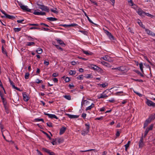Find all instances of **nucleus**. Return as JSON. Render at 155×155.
Here are the masks:
<instances>
[{
  "mask_svg": "<svg viewBox=\"0 0 155 155\" xmlns=\"http://www.w3.org/2000/svg\"><path fill=\"white\" fill-rule=\"evenodd\" d=\"M37 5L38 6V8L42 11H46L48 12H49V9L47 6L44 5H40L38 3H37Z\"/></svg>",
  "mask_w": 155,
  "mask_h": 155,
  "instance_id": "obj_1",
  "label": "nucleus"
},
{
  "mask_svg": "<svg viewBox=\"0 0 155 155\" xmlns=\"http://www.w3.org/2000/svg\"><path fill=\"white\" fill-rule=\"evenodd\" d=\"M39 11L38 9L35 10L33 13V14L36 15H46V13L45 12H40L38 11Z\"/></svg>",
  "mask_w": 155,
  "mask_h": 155,
  "instance_id": "obj_2",
  "label": "nucleus"
},
{
  "mask_svg": "<svg viewBox=\"0 0 155 155\" xmlns=\"http://www.w3.org/2000/svg\"><path fill=\"white\" fill-rule=\"evenodd\" d=\"M91 68L92 69H93L94 70H96L97 71H99L100 72H102L103 71V70L101 68H99V67L92 64L91 65Z\"/></svg>",
  "mask_w": 155,
  "mask_h": 155,
  "instance_id": "obj_3",
  "label": "nucleus"
},
{
  "mask_svg": "<svg viewBox=\"0 0 155 155\" xmlns=\"http://www.w3.org/2000/svg\"><path fill=\"white\" fill-rule=\"evenodd\" d=\"M21 8L23 10L26 11L28 12H30L31 9L28 8V6L22 5L21 3L19 4Z\"/></svg>",
  "mask_w": 155,
  "mask_h": 155,
  "instance_id": "obj_4",
  "label": "nucleus"
},
{
  "mask_svg": "<svg viewBox=\"0 0 155 155\" xmlns=\"http://www.w3.org/2000/svg\"><path fill=\"white\" fill-rule=\"evenodd\" d=\"M146 103L148 106L154 107H155V103L148 99H147Z\"/></svg>",
  "mask_w": 155,
  "mask_h": 155,
  "instance_id": "obj_5",
  "label": "nucleus"
},
{
  "mask_svg": "<svg viewBox=\"0 0 155 155\" xmlns=\"http://www.w3.org/2000/svg\"><path fill=\"white\" fill-rule=\"evenodd\" d=\"M137 12L138 14L141 16H144V14L145 12H143L140 8H139L137 11Z\"/></svg>",
  "mask_w": 155,
  "mask_h": 155,
  "instance_id": "obj_6",
  "label": "nucleus"
},
{
  "mask_svg": "<svg viewBox=\"0 0 155 155\" xmlns=\"http://www.w3.org/2000/svg\"><path fill=\"white\" fill-rule=\"evenodd\" d=\"M144 145V143L143 142V137H141L139 142V148H142Z\"/></svg>",
  "mask_w": 155,
  "mask_h": 155,
  "instance_id": "obj_7",
  "label": "nucleus"
},
{
  "mask_svg": "<svg viewBox=\"0 0 155 155\" xmlns=\"http://www.w3.org/2000/svg\"><path fill=\"white\" fill-rule=\"evenodd\" d=\"M42 150L45 152L48 153L50 155H55V154L53 152H51L50 150L45 148H43Z\"/></svg>",
  "mask_w": 155,
  "mask_h": 155,
  "instance_id": "obj_8",
  "label": "nucleus"
},
{
  "mask_svg": "<svg viewBox=\"0 0 155 155\" xmlns=\"http://www.w3.org/2000/svg\"><path fill=\"white\" fill-rule=\"evenodd\" d=\"M101 59H102L105 61H107L110 62L112 61L108 55H105V56L102 57H101Z\"/></svg>",
  "mask_w": 155,
  "mask_h": 155,
  "instance_id": "obj_9",
  "label": "nucleus"
},
{
  "mask_svg": "<svg viewBox=\"0 0 155 155\" xmlns=\"http://www.w3.org/2000/svg\"><path fill=\"white\" fill-rule=\"evenodd\" d=\"M105 33L110 39H114V37L111 33L105 30Z\"/></svg>",
  "mask_w": 155,
  "mask_h": 155,
  "instance_id": "obj_10",
  "label": "nucleus"
},
{
  "mask_svg": "<svg viewBox=\"0 0 155 155\" xmlns=\"http://www.w3.org/2000/svg\"><path fill=\"white\" fill-rule=\"evenodd\" d=\"M104 92H103L102 94H101L99 96H98L99 99L101 98H105L107 97H108V95H106V94H104Z\"/></svg>",
  "mask_w": 155,
  "mask_h": 155,
  "instance_id": "obj_11",
  "label": "nucleus"
},
{
  "mask_svg": "<svg viewBox=\"0 0 155 155\" xmlns=\"http://www.w3.org/2000/svg\"><path fill=\"white\" fill-rule=\"evenodd\" d=\"M66 115L70 118H76L79 117V115H71L68 114H66Z\"/></svg>",
  "mask_w": 155,
  "mask_h": 155,
  "instance_id": "obj_12",
  "label": "nucleus"
},
{
  "mask_svg": "<svg viewBox=\"0 0 155 155\" xmlns=\"http://www.w3.org/2000/svg\"><path fill=\"white\" fill-rule=\"evenodd\" d=\"M101 63L104 66H105L107 67L110 68L111 67V65L110 64L105 62L104 61H101Z\"/></svg>",
  "mask_w": 155,
  "mask_h": 155,
  "instance_id": "obj_13",
  "label": "nucleus"
},
{
  "mask_svg": "<svg viewBox=\"0 0 155 155\" xmlns=\"http://www.w3.org/2000/svg\"><path fill=\"white\" fill-rule=\"evenodd\" d=\"M23 99L24 101H27L29 99V97L25 94L23 93L22 94Z\"/></svg>",
  "mask_w": 155,
  "mask_h": 155,
  "instance_id": "obj_14",
  "label": "nucleus"
},
{
  "mask_svg": "<svg viewBox=\"0 0 155 155\" xmlns=\"http://www.w3.org/2000/svg\"><path fill=\"white\" fill-rule=\"evenodd\" d=\"M9 81L10 82V84L12 85V87L13 88H14L17 90L19 91V88H18V87H16L15 86V85H14V83L11 80L10 78H9Z\"/></svg>",
  "mask_w": 155,
  "mask_h": 155,
  "instance_id": "obj_15",
  "label": "nucleus"
},
{
  "mask_svg": "<svg viewBox=\"0 0 155 155\" xmlns=\"http://www.w3.org/2000/svg\"><path fill=\"white\" fill-rule=\"evenodd\" d=\"M89 103V102L88 101L86 100H84L83 98L81 103V107H82L85 104H88Z\"/></svg>",
  "mask_w": 155,
  "mask_h": 155,
  "instance_id": "obj_16",
  "label": "nucleus"
},
{
  "mask_svg": "<svg viewBox=\"0 0 155 155\" xmlns=\"http://www.w3.org/2000/svg\"><path fill=\"white\" fill-rule=\"evenodd\" d=\"M66 129V127H62L60 130L59 134L60 135H62L64 134Z\"/></svg>",
  "mask_w": 155,
  "mask_h": 155,
  "instance_id": "obj_17",
  "label": "nucleus"
},
{
  "mask_svg": "<svg viewBox=\"0 0 155 155\" xmlns=\"http://www.w3.org/2000/svg\"><path fill=\"white\" fill-rule=\"evenodd\" d=\"M145 31L147 33V34H148L149 35L153 36V32H152V31H150L148 29L145 28Z\"/></svg>",
  "mask_w": 155,
  "mask_h": 155,
  "instance_id": "obj_18",
  "label": "nucleus"
},
{
  "mask_svg": "<svg viewBox=\"0 0 155 155\" xmlns=\"http://www.w3.org/2000/svg\"><path fill=\"white\" fill-rule=\"evenodd\" d=\"M48 116L50 118L52 119V118H55L56 119H58V117L54 114H48Z\"/></svg>",
  "mask_w": 155,
  "mask_h": 155,
  "instance_id": "obj_19",
  "label": "nucleus"
},
{
  "mask_svg": "<svg viewBox=\"0 0 155 155\" xmlns=\"http://www.w3.org/2000/svg\"><path fill=\"white\" fill-rule=\"evenodd\" d=\"M82 52L85 54L88 55H92L93 54V53L89 51H86L84 50H82Z\"/></svg>",
  "mask_w": 155,
  "mask_h": 155,
  "instance_id": "obj_20",
  "label": "nucleus"
},
{
  "mask_svg": "<svg viewBox=\"0 0 155 155\" xmlns=\"http://www.w3.org/2000/svg\"><path fill=\"white\" fill-rule=\"evenodd\" d=\"M47 19L51 21H54L57 20V18L52 17H48L47 18Z\"/></svg>",
  "mask_w": 155,
  "mask_h": 155,
  "instance_id": "obj_21",
  "label": "nucleus"
},
{
  "mask_svg": "<svg viewBox=\"0 0 155 155\" xmlns=\"http://www.w3.org/2000/svg\"><path fill=\"white\" fill-rule=\"evenodd\" d=\"M94 105L93 103H92L91 105L87 107L86 108V110L87 111L89 110H91L92 108L94 107Z\"/></svg>",
  "mask_w": 155,
  "mask_h": 155,
  "instance_id": "obj_22",
  "label": "nucleus"
},
{
  "mask_svg": "<svg viewBox=\"0 0 155 155\" xmlns=\"http://www.w3.org/2000/svg\"><path fill=\"white\" fill-rule=\"evenodd\" d=\"M6 18L9 19H13L15 18V17L13 15H11L8 14L6 15Z\"/></svg>",
  "mask_w": 155,
  "mask_h": 155,
  "instance_id": "obj_23",
  "label": "nucleus"
},
{
  "mask_svg": "<svg viewBox=\"0 0 155 155\" xmlns=\"http://www.w3.org/2000/svg\"><path fill=\"white\" fill-rule=\"evenodd\" d=\"M151 121L155 118V113L151 114L148 118Z\"/></svg>",
  "mask_w": 155,
  "mask_h": 155,
  "instance_id": "obj_24",
  "label": "nucleus"
},
{
  "mask_svg": "<svg viewBox=\"0 0 155 155\" xmlns=\"http://www.w3.org/2000/svg\"><path fill=\"white\" fill-rule=\"evenodd\" d=\"M92 150L94 151V152H97V150H96L94 149H91L87 150H80V151L81 152H87V151H91Z\"/></svg>",
  "mask_w": 155,
  "mask_h": 155,
  "instance_id": "obj_25",
  "label": "nucleus"
},
{
  "mask_svg": "<svg viewBox=\"0 0 155 155\" xmlns=\"http://www.w3.org/2000/svg\"><path fill=\"white\" fill-rule=\"evenodd\" d=\"M125 70V68L123 66L118 67V70L120 71H124Z\"/></svg>",
  "mask_w": 155,
  "mask_h": 155,
  "instance_id": "obj_26",
  "label": "nucleus"
},
{
  "mask_svg": "<svg viewBox=\"0 0 155 155\" xmlns=\"http://www.w3.org/2000/svg\"><path fill=\"white\" fill-rule=\"evenodd\" d=\"M35 43L33 42H29L27 43L26 45L28 46H31V45H35Z\"/></svg>",
  "mask_w": 155,
  "mask_h": 155,
  "instance_id": "obj_27",
  "label": "nucleus"
},
{
  "mask_svg": "<svg viewBox=\"0 0 155 155\" xmlns=\"http://www.w3.org/2000/svg\"><path fill=\"white\" fill-rule=\"evenodd\" d=\"M86 127V130L87 131V132H89V131L90 129V125L89 124H85Z\"/></svg>",
  "mask_w": 155,
  "mask_h": 155,
  "instance_id": "obj_28",
  "label": "nucleus"
},
{
  "mask_svg": "<svg viewBox=\"0 0 155 155\" xmlns=\"http://www.w3.org/2000/svg\"><path fill=\"white\" fill-rule=\"evenodd\" d=\"M21 28H13V30L15 32H18L21 30Z\"/></svg>",
  "mask_w": 155,
  "mask_h": 155,
  "instance_id": "obj_29",
  "label": "nucleus"
},
{
  "mask_svg": "<svg viewBox=\"0 0 155 155\" xmlns=\"http://www.w3.org/2000/svg\"><path fill=\"white\" fill-rule=\"evenodd\" d=\"M139 65L140 68L141 72L142 73H143V65L142 63H140L139 64Z\"/></svg>",
  "mask_w": 155,
  "mask_h": 155,
  "instance_id": "obj_30",
  "label": "nucleus"
},
{
  "mask_svg": "<svg viewBox=\"0 0 155 155\" xmlns=\"http://www.w3.org/2000/svg\"><path fill=\"white\" fill-rule=\"evenodd\" d=\"M138 23L139 24V25L142 28H145V26L144 25H143L142 23L140 21V20H139L138 21Z\"/></svg>",
  "mask_w": 155,
  "mask_h": 155,
  "instance_id": "obj_31",
  "label": "nucleus"
},
{
  "mask_svg": "<svg viewBox=\"0 0 155 155\" xmlns=\"http://www.w3.org/2000/svg\"><path fill=\"white\" fill-rule=\"evenodd\" d=\"M36 51L38 54H41L42 52V50L41 48H38V49L36 50Z\"/></svg>",
  "mask_w": 155,
  "mask_h": 155,
  "instance_id": "obj_32",
  "label": "nucleus"
},
{
  "mask_svg": "<svg viewBox=\"0 0 155 155\" xmlns=\"http://www.w3.org/2000/svg\"><path fill=\"white\" fill-rule=\"evenodd\" d=\"M134 71L137 73L138 74H139L140 76L143 77V74H142L139 71L137 70H134Z\"/></svg>",
  "mask_w": 155,
  "mask_h": 155,
  "instance_id": "obj_33",
  "label": "nucleus"
},
{
  "mask_svg": "<svg viewBox=\"0 0 155 155\" xmlns=\"http://www.w3.org/2000/svg\"><path fill=\"white\" fill-rule=\"evenodd\" d=\"M63 97H64L65 98L68 100H70L71 99V96H70L69 95H65Z\"/></svg>",
  "mask_w": 155,
  "mask_h": 155,
  "instance_id": "obj_34",
  "label": "nucleus"
},
{
  "mask_svg": "<svg viewBox=\"0 0 155 155\" xmlns=\"http://www.w3.org/2000/svg\"><path fill=\"white\" fill-rule=\"evenodd\" d=\"M2 52L5 54H6L7 56V53L6 51V50H5L3 47V46H2Z\"/></svg>",
  "mask_w": 155,
  "mask_h": 155,
  "instance_id": "obj_35",
  "label": "nucleus"
},
{
  "mask_svg": "<svg viewBox=\"0 0 155 155\" xmlns=\"http://www.w3.org/2000/svg\"><path fill=\"white\" fill-rule=\"evenodd\" d=\"M89 132H87V131L86 130L84 131V130H82L81 131V134L83 136H85Z\"/></svg>",
  "mask_w": 155,
  "mask_h": 155,
  "instance_id": "obj_36",
  "label": "nucleus"
},
{
  "mask_svg": "<svg viewBox=\"0 0 155 155\" xmlns=\"http://www.w3.org/2000/svg\"><path fill=\"white\" fill-rule=\"evenodd\" d=\"M58 42L61 45H64V42L61 40L60 39H58L57 40Z\"/></svg>",
  "mask_w": 155,
  "mask_h": 155,
  "instance_id": "obj_37",
  "label": "nucleus"
},
{
  "mask_svg": "<svg viewBox=\"0 0 155 155\" xmlns=\"http://www.w3.org/2000/svg\"><path fill=\"white\" fill-rule=\"evenodd\" d=\"M69 74L71 75H74L76 74V71L72 70H71L69 72Z\"/></svg>",
  "mask_w": 155,
  "mask_h": 155,
  "instance_id": "obj_38",
  "label": "nucleus"
},
{
  "mask_svg": "<svg viewBox=\"0 0 155 155\" xmlns=\"http://www.w3.org/2000/svg\"><path fill=\"white\" fill-rule=\"evenodd\" d=\"M99 85L100 87H105L106 86H107L108 85V84L107 83H103L101 84H99Z\"/></svg>",
  "mask_w": 155,
  "mask_h": 155,
  "instance_id": "obj_39",
  "label": "nucleus"
},
{
  "mask_svg": "<svg viewBox=\"0 0 155 155\" xmlns=\"http://www.w3.org/2000/svg\"><path fill=\"white\" fill-rule=\"evenodd\" d=\"M35 82L37 84L42 83L43 81L42 80H39L38 79H37Z\"/></svg>",
  "mask_w": 155,
  "mask_h": 155,
  "instance_id": "obj_40",
  "label": "nucleus"
},
{
  "mask_svg": "<svg viewBox=\"0 0 155 155\" xmlns=\"http://www.w3.org/2000/svg\"><path fill=\"white\" fill-rule=\"evenodd\" d=\"M27 39L29 41H33L34 39L30 36H27Z\"/></svg>",
  "mask_w": 155,
  "mask_h": 155,
  "instance_id": "obj_41",
  "label": "nucleus"
},
{
  "mask_svg": "<svg viewBox=\"0 0 155 155\" xmlns=\"http://www.w3.org/2000/svg\"><path fill=\"white\" fill-rule=\"evenodd\" d=\"M42 133L44 134H45L46 136L48 138H49V139H50V140H51V137L49 136V135L47 133H46V132H45L43 131H42Z\"/></svg>",
  "mask_w": 155,
  "mask_h": 155,
  "instance_id": "obj_42",
  "label": "nucleus"
},
{
  "mask_svg": "<svg viewBox=\"0 0 155 155\" xmlns=\"http://www.w3.org/2000/svg\"><path fill=\"white\" fill-rule=\"evenodd\" d=\"M153 124H151L149 126V127H147V129H148L149 131L151 130H152L153 128Z\"/></svg>",
  "mask_w": 155,
  "mask_h": 155,
  "instance_id": "obj_43",
  "label": "nucleus"
},
{
  "mask_svg": "<svg viewBox=\"0 0 155 155\" xmlns=\"http://www.w3.org/2000/svg\"><path fill=\"white\" fill-rule=\"evenodd\" d=\"M51 12L55 13L57 14L58 13V12L57 11L56 8H55L54 9H51Z\"/></svg>",
  "mask_w": 155,
  "mask_h": 155,
  "instance_id": "obj_44",
  "label": "nucleus"
},
{
  "mask_svg": "<svg viewBox=\"0 0 155 155\" xmlns=\"http://www.w3.org/2000/svg\"><path fill=\"white\" fill-rule=\"evenodd\" d=\"M35 120L37 122L42 121V122H44V121L43 119L36 118L35 119Z\"/></svg>",
  "mask_w": 155,
  "mask_h": 155,
  "instance_id": "obj_45",
  "label": "nucleus"
},
{
  "mask_svg": "<svg viewBox=\"0 0 155 155\" xmlns=\"http://www.w3.org/2000/svg\"><path fill=\"white\" fill-rule=\"evenodd\" d=\"M29 76V74L28 73H26L25 74V79H28V78Z\"/></svg>",
  "mask_w": 155,
  "mask_h": 155,
  "instance_id": "obj_46",
  "label": "nucleus"
},
{
  "mask_svg": "<svg viewBox=\"0 0 155 155\" xmlns=\"http://www.w3.org/2000/svg\"><path fill=\"white\" fill-rule=\"evenodd\" d=\"M131 6H132V8L134 9H136L137 8V6L134 3L132 4H131Z\"/></svg>",
  "mask_w": 155,
  "mask_h": 155,
  "instance_id": "obj_47",
  "label": "nucleus"
},
{
  "mask_svg": "<svg viewBox=\"0 0 155 155\" xmlns=\"http://www.w3.org/2000/svg\"><path fill=\"white\" fill-rule=\"evenodd\" d=\"M149 131V130L148 129H147L146 128L145 131V133H144V137H145L146 135H147V134L148 133Z\"/></svg>",
  "mask_w": 155,
  "mask_h": 155,
  "instance_id": "obj_48",
  "label": "nucleus"
},
{
  "mask_svg": "<svg viewBox=\"0 0 155 155\" xmlns=\"http://www.w3.org/2000/svg\"><path fill=\"white\" fill-rule=\"evenodd\" d=\"M147 15L148 17H151V18H152V17H153V15H152L150 14L149 13H147L145 12V14H144V15Z\"/></svg>",
  "mask_w": 155,
  "mask_h": 155,
  "instance_id": "obj_49",
  "label": "nucleus"
},
{
  "mask_svg": "<svg viewBox=\"0 0 155 155\" xmlns=\"http://www.w3.org/2000/svg\"><path fill=\"white\" fill-rule=\"evenodd\" d=\"M78 25V24L75 23L69 25V27H74L77 26Z\"/></svg>",
  "mask_w": 155,
  "mask_h": 155,
  "instance_id": "obj_50",
  "label": "nucleus"
},
{
  "mask_svg": "<svg viewBox=\"0 0 155 155\" xmlns=\"http://www.w3.org/2000/svg\"><path fill=\"white\" fill-rule=\"evenodd\" d=\"M107 101L110 102V103H114L115 102V100L114 98H112L110 100H107Z\"/></svg>",
  "mask_w": 155,
  "mask_h": 155,
  "instance_id": "obj_51",
  "label": "nucleus"
},
{
  "mask_svg": "<svg viewBox=\"0 0 155 155\" xmlns=\"http://www.w3.org/2000/svg\"><path fill=\"white\" fill-rule=\"evenodd\" d=\"M47 125L50 127H52V124L50 122H49L47 123Z\"/></svg>",
  "mask_w": 155,
  "mask_h": 155,
  "instance_id": "obj_52",
  "label": "nucleus"
},
{
  "mask_svg": "<svg viewBox=\"0 0 155 155\" xmlns=\"http://www.w3.org/2000/svg\"><path fill=\"white\" fill-rule=\"evenodd\" d=\"M79 31L85 35H87V32L85 31L80 30Z\"/></svg>",
  "mask_w": 155,
  "mask_h": 155,
  "instance_id": "obj_53",
  "label": "nucleus"
},
{
  "mask_svg": "<svg viewBox=\"0 0 155 155\" xmlns=\"http://www.w3.org/2000/svg\"><path fill=\"white\" fill-rule=\"evenodd\" d=\"M1 12L3 14H4V15L3 16H2V17H5L6 16V15H7V14L5 12V11L3 10H1Z\"/></svg>",
  "mask_w": 155,
  "mask_h": 155,
  "instance_id": "obj_54",
  "label": "nucleus"
},
{
  "mask_svg": "<svg viewBox=\"0 0 155 155\" xmlns=\"http://www.w3.org/2000/svg\"><path fill=\"white\" fill-rule=\"evenodd\" d=\"M44 64L47 66H48L49 64V63L48 61H46L45 60L44 62Z\"/></svg>",
  "mask_w": 155,
  "mask_h": 155,
  "instance_id": "obj_55",
  "label": "nucleus"
},
{
  "mask_svg": "<svg viewBox=\"0 0 155 155\" xmlns=\"http://www.w3.org/2000/svg\"><path fill=\"white\" fill-rule=\"evenodd\" d=\"M70 81V78L68 77H66L65 79V81L66 82H68Z\"/></svg>",
  "mask_w": 155,
  "mask_h": 155,
  "instance_id": "obj_56",
  "label": "nucleus"
},
{
  "mask_svg": "<svg viewBox=\"0 0 155 155\" xmlns=\"http://www.w3.org/2000/svg\"><path fill=\"white\" fill-rule=\"evenodd\" d=\"M30 29L31 30L35 29H38V30L40 29V28H38V27H31Z\"/></svg>",
  "mask_w": 155,
  "mask_h": 155,
  "instance_id": "obj_57",
  "label": "nucleus"
},
{
  "mask_svg": "<svg viewBox=\"0 0 155 155\" xmlns=\"http://www.w3.org/2000/svg\"><path fill=\"white\" fill-rule=\"evenodd\" d=\"M133 80L134 81H139V82H143V80H141V79H133Z\"/></svg>",
  "mask_w": 155,
  "mask_h": 155,
  "instance_id": "obj_58",
  "label": "nucleus"
},
{
  "mask_svg": "<svg viewBox=\"0 0 155 155\" xmlns=\"http://www.w3.org/2000/svg\"><path fill=\"white\" fill-rule=\"evenodd\" d=\"M130 141H128L127 143L124 145L125 147H129V144H130Z\"/></svg>",
  "mask_w": 155,
  "mask_h": 155,
  "instance_id": "obj_59",
  "label": "nucleus"
},
{
  "mask_svg": "<svg viewBox=\"0 0 155 155\" xmlns=\"http://www.w3.org/2000/svg\"><path fill=\"white\" fill-rule=\"evenodd\" d=\"M103 117L102 116H101L100 117H97L96 118H95L96 120H101L103 119Z\"/></svg>",
  "mask_w": 155,
  "mask_h": 155,
  "instance_id": "obj_60",
  "label": "nucleus"
},
{
  "mask_svg": "<svg viewBox=\"0 0 155 155\" xmlns=\"http://www.w3.org/2000/svg\"><path fill=\"white\" fill-rule=\"evenodd\" d=\"M83 75H79L78 77V78L80 80H82L83 79Z\"/></svg>",
  "mask_w": 155,
  "mask_h": 155,
  "instance_id": "obj_61",
  "label": "nucleus"
},
{
  "mask_svg": "<svg viewBox=\"0 0 155 155\" xmlns=\"http://www.w3.org/2000/svg\"><path fill=\"white\" fill-rule=\"evenodd\" d=\"M86 114H85V113H83L82 114L81 116H82V117H83L84 119L86 117Z\"/></svg>",
  "mask_w": 155,
  "mask_h": 155,
  "instance_id": "obj_62",
  "label": "nucleus"
},
{
  "mask_svg": "<svg viewBox=\"0 0 155 155\" xmlns=\"http://www.w3.org/2000/svg\"><path fill=\"white\" fill-rule=\"evenodd\" d=\"M120 132L119 131V130H117V133L116 134V136L117 137H119L120 136Z\"/></svg>",
  "mask_w": 155,
  "mask_h": 155,
  "instance_id": "obj_63",
  "label": "nucleus"
},
{
  "mask_svg": "<svg viewBox=\"0 0 155 155\" xmlns=\"http://www.w3.org/2000/svg\"><path fill=\"white\" fill-rule=\"evenodd\" d=\"M68 86L70 89H72L73 88L74 86L73 84H69Z\"/></svg>",
  "mask_w": 155,
  "mask_h": 155,
  "instance_id": "obj_64",
  "label": "nucleus"
}]
</instances>
